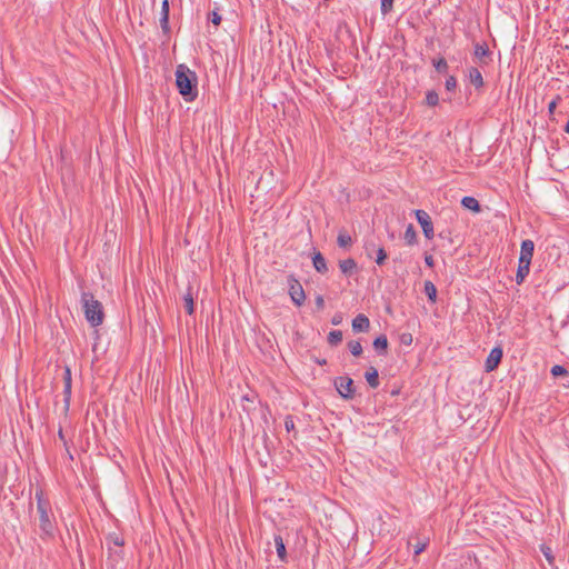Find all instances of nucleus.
<instances>
[{"label": "nucleus", "instance_id": "nucleus-4", "mask_svg": "<svg viewBox=\"0 0 569 569\" xmlns=\"http://www.w3.org/2000/svg\"><path fill=\"white\" fill-rule=\"evenodd\" d=\"M335 388L345 400H352L356 396L353 380L348 376L337 377L333 381Z\"/></svg>", "mask_w": 569, "mask_h": 569}, {"label": "nucleus", "instance_id": "nucleus-29", "mask_svg": "<svg viewBox=\"0 0 569 569\" xmlns=\"http://www.w3.org/2000/svg\"><path fill=\"white\" fill-rule=\"evenodd\" d=\"M432 64H433L435 69H436L438 72H440V73H445V72H447V70H448V63H447V61H446V59H445V58H439V59H437V60H436V59H433V60H432Z\"/></svg>", "mask_w": 569, "mask_h": 569}, {"label": "nucleus", "instance_id": "nucleus-25", "mask_svg": "<svg viewBox=\"0 0 569 569\" xmlns=\"http://www.w3.org/2000/svg\"><path fill=\"white\" fill-rule=\"evenodd\" d=\"M328 343L330 346H338L342 341V331L340 330H332L328 335Z\"/></svg>", "mask_w": 569, "mask_h": 569}, {"label": "nucleus", "instance_id": "nucleus-34", "mask_svg": "<svg viewBox=\"0 0 569 569\" xmlns=\"http://www.w3.org/2000/svg\"><path fill=\"white\" fill-rule=\"evenodd\" d=\"M551 375L553 377H560V376H565L568 373L567 369L563 367V366H560V365H555L552 368H551Z\"/></svg>", "mask_w": 569, "mask_h": 569}, {"label": "nucleus", "instance_id": "nucleus-39", "mask_svg": "<svg viewBox=\"0 0 569 569\" xmlns=\"http://www.w3.org/2000/svg\"><path fill=\"white\" fill-rule=\"evenodd\" d=\"M284 428L288 432L292 431L295 429V421L291 416H287L284 419Z\"/></svg>", "mask_w": 569, "mask_h": 569}, {"label": "nucleus", "instance_id": "nucleus-17", "mask_svg": "<svg viewBox=\"0 0 569 569\" xmlns=\"http://www.w3.org/2000/svg\"><path fill=\"white\" fill-rule=\"evenodd\" d=\"M461 204L463 208L466 209H469L473 212H480L481 211V207H480V203L479 201L473 198V197H469V196H466L462 198L461 200Z\"/></svg>", "mask_w": 569, "mask_h": 569}, {"label": "nucleus", "instance_id": "nucleus-18", "mask_svg": "<svg viewBox=\"0 0 569 569\" xmlns=\"http://www.w3.org/2000/svg\"><path fill=\"white\" fill-rule=\"evenodd\" d=\"M365 378L371 388H377L379 386V373L375 367H370L366 371Z\"/></svg>", "mask_w": 569, "mask_h": 569}, {"label": "nucleus", "instance_id": "nucleus-10", "mask_svg": "<svg viewBox=\"0 0 569 569\" xmlns=\"http://www.w3.org/2000/svg\"><path fill=\"white\" fill-rule=\"evenodd\" d=\"M467 72H468V80L469 82L476 88V89H481L485 84L483 82V78H482V74L480 72V70L476 67H469L467 69Z\"/></svg>", "mask_w": 569, "mask_h": 569}, {"label": "nucleus", "instance_id": "nucleus-15", "mask_svg": "<svg viewBox=\"0 0 569 569\" xmlns=\"http://www.w3.org/2000/svg\"><path fill=\"white\" fill-rule=\"evenodd\" d=\"M312 263H313V268L319 273H326L328 271L326 259L321 254V252H319V251L315 252V254L312 257Z\"/></svg>", "mask_w": 569, "mask_h": 569}, {"label": "nucleus", "instance_id": "nucleus-23", "mask_svg": "<svg viewBox=\"0 0 569 569\" xmlns=\"http://www.w3.org/2000/svg\"><path fill=\"white\" fill-rule=\"evenodd\" d=\"M274 545H276V550H277V555H278L279 559L281 561H286V559H287L286 546L283 542V539L280 536L274 537Z\"/></svg>", "mask_w": 569, "mask_h": 569}, {"label": "nucleus", "instance_id": "nucleus-41", "mask_svg": "<svg viewBox=\"0 0 569 569\" xmlns=\"http://www.w3.org/2000/svg\"><path fill=\"white\" fill-rule=\"evenodd\" d=\"M316 307L318 310H323L325 308V299L320 295L316 297Z\"/></svg>", "mask_w": 569, "mask_h": 569}, {"label": "nucleus", "instance_id": "nucleus-7", "mask_svg": "<svg viewBox=\"0 0 569 569\" xmlns=\"http://www.w3.org/2000/svg\"><path fill=\"white\" fill-rule=\"evenodd\" d=\"M501 359H502V349L499 347L493 348L490 351V353L486 360V365H485L486 371L487 372L493 371L499 366Z\"/></svg>", "mask_w": 569, "mask_h": 569}, {"label": "nucleus", "instance_id": "nucleus-28", "mask_svg": "<svg viewBox=\"0 0 569 569\" xmlns=\"http://www.w3.org/2000/svg\"><path fill=\"white\" fill-rule=\"evenodd\" d=\"M426 103L429 107H436L439 103V96L435 90H429L426 93Z\"/></svg>", "mask_w": 569, "mask_h": 569}, {"label": "nucleus", "instance_id": "nucleus-26", "mask_svg": "<svg viewBox=\"0 0 569 569\" xmlns=\"http://www.w3.org/2000/svg\"><path fill=\"white\" fill-rule=\"evenodd\" d=\"M123 557L122 548H116L112 546V550L108 551V560L112 561L113 565L121 560Z\"/></svg>", "mask_w": 569, "mask_h": 569}, {"label": "nucleus", "instance_id": "nucleus-33", "mask_svg": "<svg viewBox=\"0 0 569 569\" xmlns=\"http://www.w3.org/2000/svg\"><path fill=\"white\" fill-rule=\"evenodd\" d=\"M387 257H388V256H387L386 250H385L383 248H381V247H380V248H378V249H377L376 263H377L378 266H382V264L385 263V261H386Z\"/></svg>", "mask_w": 569, "mask_h": 569}, {"label": "nucleus", "instance_id": "nucleus-22", "mask_svg": "<svg viewBox=\"0 0 569 569\" xmlns=\"http://www.w3.org/2000/svg\"><path fill=\"white\" fill-rule=\"evenodd\" d=\"M183 307L188 315H192L194 312V301L190 287L188 288L187 293L183 296Z\"/></svg>", "mask_w": 569, "mask_h": 569}, {"label": "nucleus", "instance_id": "nucleus-44", "mask_svg": "<svg viewBox=\"0 0 569 569\" xmlns=\"http://www.w3.org/2000/svg\"><path fill=\"white\" fill-rule=\"evenodd\" d=\"M331 322L332 325L338 326L341 322V316H335Z\"/></svg>", "mask_w": 569, "mask_h": 569}, {"label": "nucleus", "instance_id": "nucleus-31", "mask_svg": "<svg viewBox=\"0 0 569 569\" xmlns=\"http://www.w3.org/2000/svg\"><path fill=\"white\" fill-rule=\"evenodd\" d=\"M337 242L339 247L346 248L349 247L352 242L351 237L347 233H339L337 238Z\"/></svg>", "mask_w": 569, "mask_h": 569}, {"label": "nucleus", "instance_id": "nucleus-35", "mask_svg": "<svg viewBox=\"0 0 569 569\" xmlns=\"http://www.w3.org/2000/svg\"><path fill=\"white\" fill-rule=\"evenodd\" d=\"M393 7V0H381V13L383 16L388 14Z\"/></svg>", "mask_w": 569, "mask_h": 569}, {"label": "nucleus", "instance_id": "nucleus-13", "mask_svg": "<svg viewBox=\"0 0 569 569\" xmlns=\"http://www.w3.org/2000/svg\"><path fill=\"white\" fill-rule=\"evenodd\" d=\"M106 545L108 551L112 550V546L116 548H122L124 546V539L122 535L118 532H110L106 536Z\"/></svg>", "mask_w": 569, "mask_h": 569}, {"label": "nucleus", "instance_id": "nucleus-12", "mask_svg": "<svg viewBox=\"0 0 569 569\" xmlns=\"http://www.w3.org/2000/svg\"><path fill=\"white\" fill-rule=\"evenodd\" d=\"M370 327L369 318L362 313L356 316L352 320V329L356 332H366Z\"/></svg>", "mask_w": 569, "mask_h": 569}, {"label": "nucleus", "instance_id": "nucleus-27", "mask_svg": "<svg viewBox=\"0 0 569 569\" xmlns=\"http://www.w3.org/2000/svg\"><path fill=\"white\" fill-rule=\"evenodd\" d=\"M348 348L352 356L359 357L362 353V346L360 341L351 340L348 342Z\"/></svg>", "mask_w": 569, "mask_h": 569}, {"label": "nucleus", "instance_id": "nucleus-20", "mask_svg": "<svg viewBox=\"0 0 569 569\" xmlns=\"http://www.w3.org/2000/svg\"><path fill=\"white\" fill-rule=\"evenodd\" d=\"M339 268L343 274L348 276V274H351L356 270L357 263H356L355 259L348 258V259L341 260L339 262Z\"/></svg>", "mask_w": 569, "mask_h": 569}, {"label": "nucleus", "instance_id": "nucleus-24", "mask_svg": "<svg viewBox=\"0 0 569 569\" xmlns=\"http://www.w3.org/2000/svg\"><path fill=\"white\" fill-rule=\"evenodd\" d=\"M403 238L409 246H412L417 242V232L412 224L407 227Z\"/></svg>", "mask_w": 569, "mask_h": 569}, {"label": "nucleus", "instance_id": "nucleus-32", "mask_svg": "<svg viewBox=\"0 0 569 569\" xmlns=\"http://www.w3.org/2000/svg\"><path fill=\"white\" fill-rule=\"evenodd\" d=\"M429 543V539H425L422 541H418L415 546H413V551H415V556H418L420 555L421 552H423L427 548Z\"/></svg>", "mask_w": 569, "mask_h": 569}, {"label": "nucleus", "instance_id": "nucleus-11", "mask_svg": "<svg viewBox=\"0 0 569 569\" xmlns=\"http://www.w3.org/2000/svg\"><path fill=\"white\" fill-rule=\"evenodd\" d=\"M473 54L480 61L481 64L489 63V61H487L486 58H489L491 56V52L486 42L476 43Z\"/></svg>", "mask_w": 569, "mask_h": 569}, {"label": "nucleus", "instance_id": "nucleus-6", "mask_svg": "<svg viewBox=\"0 0 569 569\" xmlns=\"http://www.w3.org/2000/svg\"><path fill=\"white\" fill-rule=\"evenodd\" d=\"M415 216H416L417 221L419 222V224L422 228L425 237L427 239H432L435 237V231H433V224H432L431 218L428 214V212H426L425 210L418 209L415 211Z\"/></svg>", "mask_w": 569, "mask_h": 569}, {"label": "nucleus", "instance_id": "nucleus-42", "mask_svg": "<svg viewBox=\"0 0 569 569\" xmlns=\"http://www.w3.org/2000/svg\"><path fill=\"white\" fill-rule=\"evenodd\" d=\"M400 340H401V343L409 346L412 342V336L410 333H403V335H401Z\"/></svg>", "mask_w": 569, "mask_h": 569}, {"label": "nucleus", "instance_id": "nucleus-36", "mask_svg": "<svg viewBox=\"0 0 569 569\" xmlns=\"http://www.w3.org/2000/svg\"><path fill=\"white\" fill-rule=\"evenodd\" d=\"M561 101V97L557 94L548 104V112L550 116L555 113L558 103Z\"/></svg>", "mask_w": 569, "mask_h": 569}, {"label": "nucleus", "instance_id": "nucleus-3", "mask_svg": "<svg viewBox=\"0 0 569 569\" xmlns=\"http://www.w3.org/2000/svg\"><path fill=\"white\" fill-rule=\"evenodd\" d=\"M81 306L86 320L92 326L98 327L104 320V311L102 303L97 300L93 293L83 291L81 293Z\"/></svg>", "mask_w": 569, "mask_h": 569}, {"label": "nucleus", "instance_id": "nucleus-47", "mask_svg": "<svg viewBox=\"0 0 569 569\" xmlns=\"http://www.w3.org/2000/svg\"><path fill=\"white\" fill-rule=\"evenodd\" d=\"M370 247H372V248H373V244H367V246H366V250L368 251V250L370 249Z\"/></svg>", "mask_w": 569, "mask_h": 569}, {"label": "nucleus", "instance_id": "nucleus-14", "mask_svg": "<svg viewBox=\"0 0 569 569\" xmlns=\"http://www.w3.org/2000/svg\"><path fill=\"white\" fill-rule=\"evenodd\" d=\"M71 370L66 367L64 369V372H63V383H64V388H63V395H64V401H66V405L69 406V400H70V396H71Z\"/></svg>", "mask_w": 569, "mask_h": 569}, {"label": "nucleus", "instance_id": "nucleus-45", "mask_svg": "<svg viewBox=\"0 0 569 569\" xmlns=\"http://www.w3.org/2000/svg\"><path fill=\"white\" fill-rule=\"evenodd\" d=\"M317 363L320 366H325L327 363V360L326 359L317 360Z\"/></svg>", "mask_w": 569, "mask_h": 569}, {"label": "nucleus", "instance_id": "nucleus-46", "mask_svg": "<svg viewBox=\"0 0 569 569\" xmlns=\"http://www.w3.org/2000/svg\"><path fill=\"white\" fill-rule=\"evenodd\" d=\"M565 132L569 133V118H568V121H567V123L565 126Z\"/></svg>", "mask_w": 569, "mask_h": 569}, {"label": "nucleus", "instance_id": "nucleus-37", "mask_svg": "<svg viewBox=\"0 0 569 569\" xmlns=\"http://www.w3.org/2000/svg\"><path fill=\"white\" fill-rule=\"evenodd\" d=\"M445 87L448 91H452L457 88V79L453 76H449L446 79Z\"/></svg>", "mask_w": 569, "mask_h": 569}, {"label": "nucleus", "instance_id": "nucleus-8", "mask_svg": "<svg viewBox=\"0 0 569 569\" xmlns=\"http://www.w3.org/2000/svg\"><path fill=\"white\" fill-rule=\"evenodd\" d=\"M535 251V243L530 239H526L521 242L519 261L531 263Z\"/></svg>", "mask_w": 569, "mask_h": 569}, {"label": "nucleus", "instance_id": "nucleus-5", "mask_svg": "<svg viewBox=\"0 0 569 569\" xmlns=\"http://www.w3.org/2000/svg\"><path fill=\"white\" fill-rule=\"evenodd\" d=\"M288 284L292 302L298 307L302 306L306 300V293L301 283L295 278V276L290 274L288 277Z\"/></svg>", "mask_w": 569, "mask_h": 569}, {"label": "nucleus", "instance_id": "nucleus-9", "mask_svg": "<svg viewBox=\"0 0 569 569\" xmlns=\"http://www.w3.org/2000/svg\"><path fill=\"white\" fill-rule=\"evenodd\" d=\"M169 0H162L161 2V13H160V27L164 34H169L171 29L169 26Z\"/></svg>", "mask_w": 569, "mask_h": 569}, {"label": "nucleus", "instance_id": "nucleus-1", "mask_svg": "<svg viewBox=\"0 0 569 569\" xmlns=\"http://www.w3.org/2000/svg\"><path fill=\"white\" fill-rule=\"evenodd\" d=\"M34 499L37 501V513L39 521V530L41 539H49L54 536L56 530V521L54 516L52 513L51 503L48 498H46L42 489H37L34 493Z\"/></svg>", "mask_w": 569, "mask_h": 569}, {"label": "nucleus", "instance_id": "nucleus-16", "mask_svg": "<svg viewBox=\"0 0 569 569\" xmlns=\"http://www.w3.org/2000/svg\"><path fill=\"white\" fill-rule=\"evenodd\" d=\"M530 264L531 263L521 262V261L518 262V269H517V273H516V282L518 284H521L526 280L527 276L530 272Z\"/></svg>", "mask_w": 569, "mask_h": 569}, {"label": "nucleus", "instance_id": "nucleus-19", "mask_svg": "<svg viewBox=\"0 0 569 569\" xmlns=\"http://www.w3.org/2000/svg\"><path fill=\"white\" fill-rule=\"evenodd\" d=\"M373 348L380 355H386L388 349V339L385 335L377 337L373 340Z\"/></svg>", "mask_w": 569, "mask_h": 569}, {"label": "nucleus", "instance_id": "nucleus-43", "mask_svg": "<svg viewBox=\"0 0 569 569\" xmlns=\"http://www.w3.org/2000/svg\"><path fill=\"white\" fill-rule=\"evenodd\" d=\"M425 262H426V264H427L428 267H433L435 261H433L432 256H426V257H425Z\"/></svg>", "mask_w": 569, "mask_h": 569}, {"label": "nucleus", "instance_id": "nucleus-21", "mask_svg": "<svg viewBox=\"0 0 569 569\" xmlns=\"http://www.w3.org/2000/svg\"><path fill=\"white\" fill-rule=\"evenodd\" d=\"M423 291L430 302L435 303L437 301V288L430 280L425 281Z\"/></svg>", "mask_w": 569, "mask_h": 569}, {"label": "nucleus", "instance_id": "nucleus-38", "mask_svg": "<svg viewBox=\"0 0 569 569\" xmlns=\"http://www.w3.org/2000/svg\"><path fill=\"white\" fill-rule=\"evenodd\" d=\"M208 19L214 24L219 26L221 23V16L217 11H211L208 14Z\"/></svg>", "mask_w": 569, "mask_h": 569}, {"label": "nucleus", "instance_id": "nucleus-40", "mask_svg": "<svg viewBox=\"0 0 569 569\" xmlns=\"http://www.w3.org/2000/svg\"><path fill=\"white\" fill-rule=\"evenodd\" d=\"M58 437L63 442V446L66 447V450L69 453L70 459H73L72 455L69 452L68 441H67V439L64 437V433H63V430L61 428L58 431Z\"/></svg>", "mask_w": 569, "mask_h": 569}, {"label": "nucleus", "instance_id": "nucleus-2", "mask_svg": "<svg viewBox=\"0 0 569 569\" xmlns=\"http://www.w3.org/2000/svg\"><path fill=\"white\" fill-rule=\"evenodd\" d=\"M176 86L184 101L191 102L198 97V77L188 66L181 63L176 68Z\"/></svg>", "mask_w": 569, "mask_h": 569}, {"label": "nucleus", "instance_id": "nucleus-30", "mask_svg": "<svg viewBox=\"0 0 569 569\" xmlns=\"http://www.w3.org/2000/svg\"><path fill=\"white\" fill-rule=\"evenodd\" d=\"M540 550H541L542 555L545 556L546 560L548 561V563L553 567L555 557L552 553V549L546 545H541Z\"/></svg>", "mask_w": 569, "mask_h": 569}]
</instances>
